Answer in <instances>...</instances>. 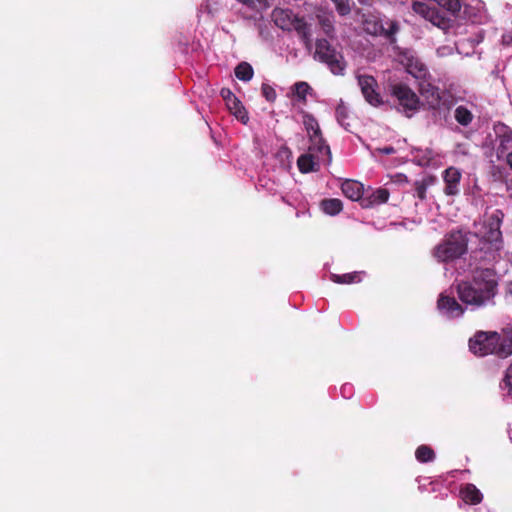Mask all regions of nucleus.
Listing matches in <instances>:
<instances>
[{
	"mask_svg": "<svg viewBox=\"0 0 512 512\" xmlns=\"http://www.w3.org/2000/svg\"><path fill=\"white\" fill-rule=\"evenodd\" d=\"M497 288L496 272L490 268H478L473 272L471 280L459 282L456 290L463 303L482 307L493 300Z\"/></svg>",
	"mask_w": 512,
	"mask_h": 512,
	"instance_id": "1",
	"label": "nucleus"
},
{
	"mask_svg": "<svg viewBox=\"0 0 512 512\" xmlns=\"http://www.w3.org/2000/svg\"><path fill=\"white\" fill-rule=\"evenodd\" d=\"M470 351L477 356L494 354L499 358H507L512 354V327L495 331H478L469 340Z\"/></svg>",
	"mask_w": 512,
	"mask_h": 512,
	"instance_id": "2",
	"label": "nucleus"
},
{
	"mask_svg": "<svg viewBox=\"0 0 512 512\" xmlns=\"http://www.w3.org/2000/svg\"><path fill=\"white\" fill-rule=\"evenodd\" d=\"M470 232L460 229L447 233L435 246L433 256L439 262H452L467 253Z\"/></svg>",
	"mask_w": 512,
	"mask_h": 512,
	"instance_id": "3",
	"label": "nucleus"
},
{
	"mask_svg": "<svg viewBox=\"0 0 512 512\" xmlns=\"http://www.w3.org/2000/svg\"><path fill=\"white\" fill-rule=\"evenodd\" d=\"M272 19L277 27L284 31H296L305 48H312L311 25L304 17L293 13L290 9L275 8L272 11Z\"/></svg>",
	"mask_w": 512,
	"mask_h": 512,
	"instance_id": "4",
	"label": "nucleus"
},
{
	"mask_svg": "<svg viewBox=\"0 0 512 512\" xmlns=\"http://www.w3.org/2000/svg\"><path fill=\"white\" fill-rule=\"evenodd\" d=\"M503 219L504 213L500 209H496L492 212L486 211L476 235L483 241L493 245L496 249H499L502 243V232L500 228Z\"/></svg>",
	"mask_w": 512,
	"mask_h": 512,
	"instance_id": "5",
	"label": "nucleus"
},
{
	"mask_svg": "<svg viewBox=\"0 0 512 512\" xmlns=\"http://www.w3.org/2000/svg\"><path fill=\"white\" fill-rule=\"evenodd\" d=\"M314 59L326 64L334 75H343L346 67L343 56L327 39L316 40Z\"/></svg>",
	"mask_w": 512,
	"mask_h": 512,
	"instance_id": "6",
	"label": "nucleus"
},
{
	"mask_svg": "<svg viewBox=\"0 0 512 512\" xmlns=\"http://www.w3.org/2000/svg\"><path fill=\"white\" fill-rule=\"evenodd\" d=\"M391 94L397 99L407 116H410L408 112H415L419 109V97L408 85L403 83L392 85Z\"/></svg>",
	"mask_w": 512,
	"mask_h": 512,
	"instance_id": "7",
	"label": "nucleus"
},
{
	"mask_svg": "<svg viewBox=\"0 0 512 512\" xmlns=\"http://www.w3.org/2000/svg\"><path fill=\"white\" fill-rule=\"evenodd\" d=\"M388 27H385L381 20L370 17L364 20L363 27L366 33L373 36H384L391 43L396 41L395 34L399 30V26L396 21H389L386 23Z\"/></svg>",
	"mask_w": 512,
	"mask_h": 512,
	"instance_id": "8",
	"label": "nucleus"
},
{
	"mask_svg": "<svg viewBox=\"0 0 512 512\" xmlns=\"http://www.w3.org/2000/svg\"><path fill=\"white\" fill-rule=\"evenodd\" d=\"M419 92L430 109H439L441 105L448 107V104L446 103V100L443 99V95L439 88L431 83L427 81L420 82Z\"/></svg>",
	"mask_w": 512,
	"mask_h": 512,
	"instance_id": "9",
	"label": "nucleus"
},
{
	"mask_svg": "<svg viewBox=\"0 0 512 512\" xmlns=\"http://www.w3.org/2000/svg\"><path fill=\"white\" fill-rule=\"evenodd\" d=\"M358 84L364 98L369 104L379 106L382 103L380 94L376 91L377 81L374 77L369 75H360L358 76Z\"/></svg>",
	"mask_w": 512,
	"mask_h": 512,
	"instance_id": "10",
	"label": "nucleus"
},
{
	"mask_svg": "<svg viewBox=\"0 0 512 512\" xmlns=\"http://www.w3.org/2000/svg\"><path fill=\"white\" fill-rule=\"evenodd\" d=\"M220 95L225 101L230 112L233 113L242 123H247V111L235 94L229 88H222Z\"/></svg>",
	"mask_w": 512,
	"mask_h": 512,
	"instance_id": "11",
	"label": "nucleus"
},
{
	"mask_svg": "<svg viewBox=\"0 0 512 512\" xmlns=\"http://www.w3.org/2000/svg\"><path fill=\"white\" fill-rule=\"evenodd\" d=\"M310 146L308 148L309 153H313L317 161H325L330 164L332 161V155L329 145L326 143L322 136L316 138H310Z\"/></svg>",
	"mask_w": 512,
	"mask_h": 512,
	"instance_id": "12",
	"label": "nucleus"
},
{
	"mask_svg": "<svg viewBox=\"0 0 512 512\" xmlns=\"http://www.w3.org/2000/svg\"><path fill=\"white\" fill-rule=\"evenodd\" d=\"M437 308L450 318L461 316L464 308L457 302L454 297L441 294L437 301Z\"/></svg>",
	"mask_w": 512,
	"mask_h": 512,
	"instance_id": "13",
	"label": "nucleus"
},
{
	"mask_svg": "<svg viewBox=\"0 0 512 512\" xmlns=\"http://www.w3.org/2000/svg\"><path fill=\"white\" fill-rule=\"evenodd\" d=\"M461 177V172L455 167H449L444 171V193L447 196H455L459 193Z\"/></svg>",
	"mask_w": 512,
	"mask_h": 512,
	"instance_id": "14",
	"label": "nucleus"
},
{
	"mask_svg": "<svg viewBox=\"0 0 512 512\" xmlns=\"http://www.w3.org/2000/svg\"><path fill=\"white\" fill-rule=\"evenodd\" d=\"M341 190L352 201L362 199L364 193L363 184L355 180H345L341 185Z\"/></svg>",
	"mask_w": 512,
	"mask_h": 512,
	"instance_id": "15",
	"label": "nucleus"
},
{
	"mask_svg": "<svg viewBox=\"0 0 512 512\" xmlns=\"http://www.w3.org/2000/svg\"><path fill=\"white\" fill-rule=\"evenodd\" d=\"M460 495L463 501L470 505H477L482 502L483 495L480 490L472 483H467L460 489Z\"/></svg>",
	"mask_w": 512,
	"mask_h": 512,
	"instance_id": "16",
	"label": "nucleus"
},
{
	"mask_svg": "<svg viewBox=\"0 0 512 512\" xmlns=\"http://www.w3.org/2000/svg\"><path fill=\"white\" fill-rule=\"evenodd\" d=\"M405 67L409 74L415 78H422L426 75L427 68L422 61L413 55L405 56Z\"/></svg>",
	"mask_w": 512,
	"mask_h": 512,
	"instance_id": "17",
	"label": "nucleus"
},
{
	"mask_svg": "<svg viewBox=\"0 0 512 512\" xmlns=\"http://www.w3.org/2000/svg\"><path fill=\"white\" fill-rule=\"evenodd\" d=\"M316 19L323 33L330 39L335 38L334 16L332 14H316Z\"/></svg>",
	"mask_w": 512,
	"mask_h": 512,
	"instance_id": "18",
	"label": "nucleus"
},
{
	"mask_svg": "<svg viewBox=\"0 0 512 512\" xmlns=\"http://www.w3.org/2000/svg\"><path fill=\"white\" fill-rule=\"evenodd\" d=\"M496 134L499 140V149L506 151L512 148V130L506 125L496 127Z\"/></svg>",
	"mask_w": 512,
	"mask_h": 512,
	"instance_id": "19",
	"label": "nucleus"
},
{
	"mask_svg": "<svg viewBox=\"0 0 512 512\" xmlns=\"http://www.w3.org/2000/svg\"><path fill=\"white\" fill-rule=\"evenodd\" d=\"M316 157L313 153H305L299 156L297 165L302 173H309L318 170V162L315 161Z\"/></svg>",
	"mask_w": 512,
	"mask_h": 512,
	"instance_id": "20",
	"label": "nucleus"
},
{
	"mask_svg": "<svg viewBox=\"0 0 512 512\" xmlns=\"http://www.w3.org/2000/svg\"><path fill=\"white\" fill-rule=\"evenodd\" d=\"M389 191L385 188H378L373 191L368 198L362 199V206L379 205L386 203L389 199Z\"/></svg>",
	"mask_w": 512,
	"mask_h": 512,
	"instance_id": "21",
	"label": "nucleus"
},
{
	"mask_svg": "<svg viewBox=\"0 0 512 512\" xmlns=\"http://www.w3.org/2000/svg\"><path fill=\"white\" fill-rule=\"evenodd\" d=\"M303 124L307 131L309 139L313 137L316 138L318 136H322V131L320 129L319 123L312 114H303Z\"/></svg>",
	"mask_w": 512,
	"mask_h": 512,
	"instance_id": "22",
	"label": "nucleus"
},
{
	"mask_svg": "<svg viewBox=\"0 0 512 512\" xmlns=\"http://www.w3.org/2000/svg\"><path fill=\"white\" fill-rule=\"evenodd\" d=\"M321 208L326 214L337 215L341 212L343 206L341 200L330 198L322 200Z\"/></svg>",
	"mask_w": 512,
	"mask_h": 512,
	"instance_id": "23",
	"label": "nucleus"
},
{
	"mask_svg": "<svg viewBox=\"0 0 512 512\" xmlns=\"http://www.w3.org/2000/svg\"><path fill=\"white\" fill-rule=\"evenodd\" d=\"M235 76L241 81H250L254 75V70L248 62H241L235 68Z\"/></svg>",
	"mask_w": 512,
	"mask_h": 512,
	"instance_id": "24",
	"label": "nucleus"
},
{
	"mask_svg": "<svg viewBox=\"0 0 512 512\" xmlns=\"http://www.w3.org/2000/svg\"><path fill=\"white\" fill-rule=\"evenodd\" d=\"M415 457L421 463H428L435 459V452L430 446L423 444L417 447Z\"/></svg>",
	"mask_w": 512,
	"mask_h": 512,
	"instance_id": "25",
	"label": "nucleus"
},
{
	"mask_svg": "<svg viewBox=\"0 0 512 512\" xmlns=\"http://www.w3.org/2000/svg\"><path fill=\"white\" fill-rule=\"evenodd\" d=\"M455 120L462 126H468L473 120L472 112L465 106H458L454 113Z\"/></svg>",
	"mask_w": 512,
	"mask_h": 512,
	"instance_id": "26",
	"label": "nucleus"
},
{
	"mask_svg": "<svg viewBox=\"0 0 512 512\" xmlns=\"http://www.w3.org/2000/svg\"><path fill=\"white\" fill-rule=\"evenodd\" d=\"M295 96L301 101L303 104L307 102V95L312 91L311 86L307 82H296L293 86Z\"/></svg>",
	"mask_w": 512,
	"mask_h": 512,
	"instance_id": "27",
	"label": "nucleus"
},
{
	"mask_svg": "<svg viewBox=\"0 0 512 512\" xmlns=\"http://www.w3.org/2000/svg\"><path fill=\"white\" fill-rule=\"evenodd\" d=\"M331 280L338 284H351L360 281V276L357 272L345 273L342 275L332 274Z\"/></svg>",
	"mask_w": 512,
	"mask_h": 512,
	"instance_id": "28",
	"label": "nucleus"
},
{
	"mask_svg": "<svg viewBox=\"0 0 512 512\" xmlns=\"http://www.w3.org/2000/svg\"><path fill=\"white\" fill-rule=\"evenodd\" d=\"M433 181L434 179L432 177H426L414 183L416 196L420 200L426 199L427 188L433 183Z\"/></svg>",
	"mask_w": 512,
	"mask_h": 512,
	"instance_id": "29",
	"label": "nucleus"
},
{
	"mask_svg": "<svg viewBox=\"0 0 512 512\" xmlns=\"http://www.w3.org/2000/svg\"><path fill=\"white\" fill-rule=\"evenodd\" d=\"M412 9L415 13L421 15L425 19L427 17H432L434 15L433 7H430L428 4L420 1H414L412 3Z\"/></svg>",
	"mask_w": 512,
	"mask_h": 512,
	"instance_id": "30",
	"label": "nucleus"
},
{
	"mask_svg": "<svg viewBox=\"0 0 512 512\" xmlns=\"http://www.w3.org/2000/svg\"><path fill=\"white\" fill-rule=\"evenodd\" d=\"M335 115L338 123L342 127L347 129L350 126L349 122L346 121L348 119V108L345 106L343 102L338 104V106L336 107Z\"/></svg>",
	"mask_w": 512,
	"mask_h": 512,
	"instance_id": "31",
	"label": "nucleus"
},
{
	"mask_svg": "<svg viewBox=\"0 0 512 512\" xmlns=\"http://www.w3.org/2000/svg\"><path fill=\"white\" fill-rule=\"evenodd\" d=\"M336 7L337 12L341 16H346L350 13L351 7L349 4L350 0H331Z\"/></svg>",
	"mask_w": 512,
	"mask_h": 512,
	"instance_id": "32",
	"label": "nucleus"
},
{
	"mask_svg": "<svg viewBox=\"0 0 512 512\" xmlns=\"http://www.w3.org/2000/svg\"><path fill=\"white\" fill-rule=\"evenodd\" d=\"M261 92H262L263 97L267 101L274 102L276 100V97H277L276 91L269 84L263 83L262 87H261Z\"/></svg>",
	"mask_w": 512,
	"mask_h": 512,
	"instance_id": "33",
	"label": "nucleus"
},
{
	"mask_svg": "<svg viewBox=\"0 0 512 512\" xmlns=\"http://www.w3.org/2000/svg\"><path fill=\"white\" fill-rule=\"evenodd\" d=\"M434 15L432 17H427L426 19L429 20L431 23H433L436 26H441V24L444 22V18L439 14L438 10L433 7Z\"/></svg>",
	"mask_w": 512,
	"mask_h": 512,
	"instance_id": "34",
	"label": "nucleus"
},
{
	"mask_svg": "<svg viewBox=\"0 0 512 512\" xmlns=\"http://www.w3.org/2000/svg\"><path fill=\"white\" fill-rule=\"evenodd\" d=\"M503 382L509 391H512V364L507 368Z\"/></svg>",
	"mask_w": 512,
	"mask_h": 512,
	"instance_id": "35",
	"label": "nucleus"
},
{
	"mask_svg": "<svg viewBox=\"0 0 512 512\" xmlns=\"http://www.w3.org/2000/svg\"><path fill=\"white\" fill-rule=\"evenodd\" d=\"M502 44L503 45H512V29L502 35Z\"/></svg>",
	"mask_w": 512,
	"mask_h": 512,
	"instance_id": "36",
	"label": "nucleus"
},
{
	"mask_svg": "<svg viewBox=\"0 0 512 512\" xmlns=\"http://www.w3.org/2000/svg\"><path fill=\"white\" fill-rule=\"evenodd\" d=\"M378 151L385 155H391L396 152L395 148L393 146H386L383 148H379Z\"/></svg>",
	"mask_w": 512,
	"mask_h": 512,
	"instance_id": "37",
	"label": "nucleus"
},
{
	"mask_svg": "<svg viewBox=\"0 0 512 512\" xmlns=\"http://www.w3.org/2000/svg\"><path fill=\"white\" fill-rule=\"evenodd\" d=\"M507 163L510 166V168L512 169V153H508V155H507Z\"/></svg>",
	"mask_w": 512,
	"mask_h": 512,
	"instance_id": "38",
	"label": "nucleus"
}]
</instances>
